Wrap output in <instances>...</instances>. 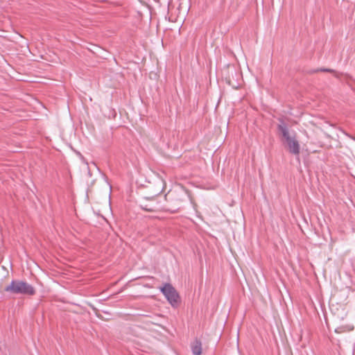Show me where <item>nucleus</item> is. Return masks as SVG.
<instances>
[{"instance_id": "nucleus-1", "label": "nucleus", "mask_w": 355, "mask_h": 355, "mask_svg": "<svg viewBox=\"0 0 355 355\" xmlns=\"http://www.w3.org/2000/svg\"><path fill=\"white\" fill-rule=\"evenodd\" d=\"M189 198L188 191L183 187L171 189L165 195V200L167 202L165 209L171 213H176L184 207Z\"/></svg>"}, {"instance_id": "nucleus-2", "label": "nucleus", "mask_w": 355, "mask_h": 355, "mask_svg": "<svg viewBox=\"0 0 355 355\" xmlns=\"http://www.w3.org/2000/svg\"><path fill=\"white\" fill-rule=\"evenodd\" d=\"M4 291L15 295H34L36 293L35 288L26 282L12 280L10 284L5 287Z\"/></svg>"}, {"instance_id": "nucleus-3", "label": "nucleus", "mask_w": 355, "mask_h": 355, "mask_svg": "<svg viewBox=\"0 0 355 355\" xmlns=\"http://www.w3.org/2000/svg\"><path fill=\"white\" fill-rule=\"evenodd\" d=\"M160 291L173 307L178 306L180 302V295L171 284L166 283Z\"/></svg>"}, {"instance_id": "nucleus-4", "label": "nucleus", "mask_w": 355, "mask_h": 355, "mask_svg": "<svg viewBox=\"0 0 355 355\" xmlns=\"http://www.w3.org/2000/svg\"><path fill=\"white\" fill-rule=\"evenodd\" d=\"M286 143L287 144L288 150L290 153L294 155H300V146L295 136L286 140Z\"/></svg>"}, {"instance_id": "nucleus-5", "label": "nucleus", "mask_w": 355, "mask_h": 355, "mask_svg": "<svg viewBox=\"0 0 355 355\" xmlns=\"http://www.w3.org/2000/svg\"><path fill=\"white\" fill-rule=\"evenodd\" d=\"M279 121L280 123L277 125V130L286 141V140L291 139L292 137L289 134L287 125L284 123V121L282 119Z\"/></svg>"}, {"instance_id": "nucleus-6", "label": "nucleus", "mask_w": 355, "mask_h": 355, "mask_svg": "<svg viewBox=\"0 0 355 355\" xmlns=\"http://www.w3.org/2000/svg\"><path fill=\"white\" fill-rule=\"evenodd\" d=\"M148 200H154V197L146 198L145 200L140 202V207L147 211L153 212L157 209V206L153 204H148Z\"/></svg>"}, {"instance_id": "nucleus-7", "label": "nucleus", "mask_w": 355, "mask_h": 355, "mask_svg": "<svg viewBox=\"0 0 355 355\" xmlns=\"http://www.w3.org/2000/svg\"><path fill=\"white\" fill-rule=\"evenodd\" d=\"M192 353L194 355H200L202 354V343L200 340H196L191 345Z\"/></svg>"}, {"instance_id": "nucleus-8", "label": "nucleus", "mask_w": 355, "mask_h": 355, "mask_svg": "<svg viewBox=\"0 0 355 355\" xmlns=\"http://www.w3.org/2000/svg\"><path fill=\"white\" fill-rule=\"evenodd\" d=\"M354 329V326L351 324L342 325L337 327L335 329V332L337 334H342L345 332H349Z\"/></svg>"}, {"instance_id": "nucleus-9", "label": "nucleus", "mask_w": 355, "mask_h": 355, "mask_svg": "<svg viewBox=\"0 0 355 355\" xmlns=\"http://www.w3.org/2000/svg\"><path fill=\"white\" fill-rule=\"evenodd\" d=\"M317 72H329L333 73L335 76H337V72L331 69H327V68H319L315 70L311 71L310 73H317Z\"/></svg>"}]
</instances>
